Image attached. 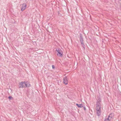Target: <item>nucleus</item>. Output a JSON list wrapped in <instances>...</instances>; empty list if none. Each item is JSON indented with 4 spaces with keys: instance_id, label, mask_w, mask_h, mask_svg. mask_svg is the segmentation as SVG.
Here are the masks:
<instances>
[{
    "instance_id": "obj_12",
    "label": "nucleus",
    "mask_w": 121,
    "mask_h": 121,
    "mask_svg": "<svg viewBox=\"0 0 121 121\" xmlns=\"http://www.w3.org/2000/svg\"><path fill=\"white\" fill-rule=\"evenodd\" d=\"M84 110H85L86 109V108H85V107H84Z\"/></svg>"
},
{
    "instance_id": "obj_11",
    "label": "nucleus",
    "mask_w": 121,
    "mask_h": 121,
    "mask_svg": "<svg viewBox=\"0 0 121 121\" xmlns=\"http://www.w3.org/2000/svg\"><path fill=\"white\" fill-rule=\"evenodd\" d=\"M8 98L10 99H11V98H12V97L10 96H9V97Z\"/></svg>"
},
{
    "instance_id": "obj_3",
    "label": "nucleus",
    "mask_w": 121,
    "mask_h": 121,
    "mask_svg": "<svg viewBox=\"0 0 121 121\" xmlns=\"http://www.w3.org/2000/svg\"><path fill=\"white\" fill-rule=\"evenodd\" d=\"M114 116V114L113 113H111L110 114L108 117V118L106 119L105 120V121H109L111 120L112 118Z\"/></svg>"
},
{
    "instance_id": "obj_6",
    "label": "nucleus",
    "mask_w": 121,
    "mask_h": 121,
    "mask_svg": "<svg viewBox=\"0 0 121 121\" xmlns=\"http://www.w3.org/2000/svg\"><path fill=\"white\" fill-rule=\"evenodd\" d=\"M26 4H23L22 6V8L21 9V11H23L24 9H26Z\"/></svg>"
},
{
    "instance_id": "obj_9",
    "label": "nucleus",
    "mask_w": 121,
    "mask_h": 121,
    "mask_svg": "<svg viewBox=\"0 0 121 121\" xmlns=\"http://www.w3.org/2000/svg\"><path fill=\"white\" fill-rule=\"evenodd\" d=\"M76 105L78 107L82 108L83 107V105L82 104H76Z\"/></svg>"
},
{
    "instance_id": "obj_4",
    "label": "nucleus",
    "mask_w": 121,
    "mask_h": 121,
    "mask_svg": "<svg viewBox=\"0 0 121 121\" xmlns=\"http://www.w3.org/2000/svg\"><path fill=\"white\" fill-rule=\"evenodd\" d=\"M56 51L57 52V56H61L62 54V52L58 48L56 49Z\"/></svg>"
},
{
    "instance_id": "obj_1",
    "label": "nucleus",
    "mask_w": 121,
    "mask_h": 121,
    "mask_svg": "<svg viewBox=\"0 0 121 121\" xmlns=\"http://www.w3.org/2000/svg\"><path fill=\"white\" fill-rule=\"evenodd\" d=\"M30 84L28 82H21L19 84V88L28 87L30 86Z\"/></svg>"
},
{
    "instance_id": "obj_5",
    "label": "nucleus",
    "mask_w": 121,
    "mask_h": 121,
    "mask_svg": "<svg viewBox=\"0 0 121 121\" xmlns=\"http://www.w3.org/2000/svg\"><path fill=\"white\" fill-rule=\"evenodd\" d=\"M63 82L64 83L65 85H67L68 84V81L67 78V77H65L63 79Z\"/></svg>"
},
{
    "instance_id": "obj_2",
    "label": "nucleus",
    "mask_w": 121,
    "mask_h": 121,
    "mask_svg": "<svg viewBox=\"0 0 121 121\" xmlns=\"http://www.w3.org/2000/svg\"><path fill=\"white\" fill-rule=\"evenodd\" d=\"M97 101L96 102V110H101V104L100 103L101 99L100 98H98L97 99Z\"/></svg>"
},
{
    "instance_id": "obj_10",
    "label": "nucleus",
    "mask_w": 121,
    "mask_h": 121,
    "mask_svg": "<svg viewBox=\"0 0 121 121\" xmlns=\"http://www.w3.org/2000/svg\"><path fill=\"white\" fill-rule=\"evenodd\" d=\"M52 68L53 69H54L55 68V67H54V65H52Z\"/></svg>"
},
{
    "instance_id": "obj_7",
    "label": "nucleus",
    "mask_w": 121,
    "mask_h": 121,
    "mask_svg": "<svg viewBox=\"0 0 121 121\" xmlns=\"http://www.w3.org/2000/svg\"><path fill=\"white\" fill-rule=\"evenodd\" d=\"M80 41L81 42V43L82 44V45L83 47H84V43L83 42V38L81 36H80Z\"/></svg>"
},
{
    "instance_id": "obj_8",
    "label": "nucleus",
    "mask_w": 121,
    "mask_h": 121,
    "mask_svg": "<svg viewBox=\"0 0 121 121\" xmlns=\"http://www.w3.org/2000/svg\"><path fill=\"white\" fill-rule=\"evenodd\" d=\"M101 110H96V113L97 115L98 116H99L101 113Z\"/></svg>"
}]
</instances>
